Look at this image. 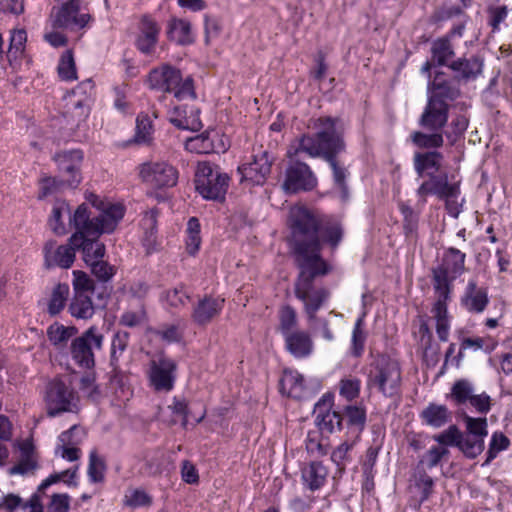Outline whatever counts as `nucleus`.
<instances>
[{"label":"nucleus","mask_w":512,"mask_h":512,"mask_svg":"<svg viewBox=\"0 0 512 512\" xmlns=\"http://www.w3.org/2000/svg\"><path fill=\"white\" fill-rule=\"evenodd\" d=\"M289 228L291 254L299 270L294 285L295 296L303 302L307 319H316L317 311L330 296L327 288L316 284L319 278L332 271V266L321 254L323 243L337 247L343 230L337 223L322 225L317 215L303 206L291 208Z\"/></svg>","instance_id":"nucleus-1"},{"label":"nucleus","mask_w":512,"mask_h":512,"mask_svg":"<svg viewBox=\"0 0 512 512\" xmlns=\"http://www.w3.org/2000/svg\"><path fill=\"white\" fill-rule=\"evenodd\" d=\"M338 122V118L329 116L310 118L307 128L312 133H305L297 140L294 154L302 152L311 158L324 159L332 169L334 188L340 192L341 199L347 201L349 172L337 159V155L345 151L343 130L338 127Z\"/></svg>","instance_id":"nucleus-2"},{"label":"nucleus","mask_w":512,"mask_h":512,"mask_svg":"<svg viewBox=\"0 0 512 512\" xmlns=\"http://www.w3.org/2000/svg\"><path fill=\"white\" fill-rule=\"evenodd\" d=\"M123 216L124 209L121 205L109 204L98 216L91 217L88 207L82 204L70 217V224L76 232L69 238V242L75 249H81L87 265L104 257L105 245L98 237L102 233L112 232Z\"/></svg>","instance_id":"nucleus-3"},{"label":"nucleus","mask_w":512,"mask_h":512,"mask_svg":"<svg viewBox=\"0 0 512 512\" xmlns=\"http://www.w3.org/2000/svg\"><path fill=\"white\" fill-rule=\"evenodd\" d=\"M466 255L460 250L450 247L442 258L440 265L432 269V283L436 294L431 313L436 321V333L442 342L449 337L450 318L447 304L450 300L453 281L464 271Z\"/></svg>","instance_id":"nucleus-4"},{"label":"nucleus","mask_w":512,"mask_h":512,"mask_svg":"<svg viewBox=\"0 0 512 512\" xmlns=\"http://www.w3.org/2000/svg\"><path fill=\"white\" fill-rule=\"evenodd\" d=\"M402 373L399 363L387 355H378L369 364L367 387L376 389L385 397L400 394Z\"/></svg>","instance_id":"nucleus-5"},{"label":"nucleus","mask_w":512,"mask_h":512,"mask_svg":"<svg viewBox=\"0 0 512 512\" xmlns=\"http://www.w3.org/2000/svg\"><path fill=\"white\" fill-rule=\"evenodd\" d=\"M147 83L151 89L173 93L178 100L196 97L193 79L191 77L183 79L180 70L170 65L151 70Z\"/></svg>","instance_id":"nucleus-6"},{"label":"nucleus","mask_w":512,"mask_h":512,"mask_svg":"<svg viewBox=\"0 0 512 512\" xmlns=\"http://www.w3.org/2000/svg\"><path fill=\"white\" fill-rule=\"evenodd\" d=\"M104 335L96 326H91L71 341L69 352L74 363L86 370L95 367V351L103 348Z\"/></svg>","instance_id":"nucleus-7"},{"label":"nucleus","mask_w":512,"mask_h":512,"mask_svg":"<svg viewBox=\"0 0 512 512\" xmlns=\"http://www.w3.org/2000/svg\"><path fill=\"white\" fill-rule=\"evenodd\" d=\"M229 176L208 162L200 163L195 174V187L207 200L223 201L229 185Z\"/></svg>","instance_id":"nucleus-8"},{"label":"nucleus","mask_w":512,"mask_h":512,"mask_svg":"<svg viewBox=\"0 0 512 512\" xmlns=\"http://www.w3.org/2000/svg\"><path fill=\"white\" fill-rule=\"evenodd\" d=\"M297 145L291 147L287 156L290 161L285 169V179L282 188L287 193H297L300 191H311L317 186V178L310 166L296 159L298 154H294Z\"/></svg>","instance_id":"nucleus-9"},{"label":"nucleus","mask_w":512,"mask_h":512,"mask_svg":"<svg viewBox=\"0 0 512 512\" xmlns=\"http://www.w3.org/2000/svg\"><path fill=\"white\" fill-rule=\"evenodd\" d=\"M44 401L49 417L78 410V398L74 390L61 379H53L47 383Z\"/></svg>","instance_id":"nucleus-10"},{"label":"nucleus","mask_w":512,"mask_h":512,"mask_svg":"<svg viewBox=\"0 0 512 512\" xmlns=\"http://www.w3.org/2000/svg\"><path fill=\"white\" fill-rule=\"evenodd\" d=\"M137 169L141 182L155 190L172 188L178 182L177 168L164 160L147 161Z\"/></svg>","instance_id":"nucleus-11"},{"label":"nucleus","mask_w":512,"mask_h":512,"mask_svg":"<svg viewBox=\"0 0 512 512\" xmlns=\"http://www.w3.org/2000/svg\"><path fill=\"white\" fill-rule=\"evenodd\" d=\"M176 362L168 357L161 356L150 362L148 380L150 387L158 393H168L175 385Z\"/></svg>","instance_id":"nucleus-12"},{"label":"nucleus","mask_w":512,"mask_h":512,"mask_svg":"<svg viewBox=\"0 0 512 512\" xmlns=\"http://www.w3.org/2000/svg\"><path fill=\"white\" fill-rule=\"evenodd\" d=\"M80 2H64L59 7H53L50 21L53 28L79 30L84 28L91 19L88 13L79 12Z\"/></svg>","instance_id":"nucleus-13"},{"label":"nucleus","mask_w":512,"mask_h":512,"mask_svg":"<svg viewBox=\"0 0 512 512\" xmlns=\"http://www.w3.org/2000/svg\"><path fill=\"white\" fill-rule=\"evenodd\" d=\"M429 178L417 189L419 196L418 205L423 207L426 204L428 195H435L439 199L457 198L460 194L458 183H449L448 175L428 173Z\"/></svg>","instance_id":"nucleus-14"},{"label":"nucleus","mask_w":512,"mask_h":512,"mask_svg":"<svg viewBox=\"0 0 512 512\" xmlns=\"http://www.w3.org/2000/svg\"><path fill=\"white\" fill-rule=\"evenodd\" d=\"M251 158V161L238 167L240 181L262 185L271 172L274 158L267 151L254 153Z\"/></svg>","instance_id":"nucleus-15"},{"label":"nucleus","mask_w":512,"mask_h":512,"mask_svg":"<svg viewBox=\"0 0 512 512\" xmlns=\"http://www.w3.org/2000/svg\"><path fill=\"white\" fill-rule=\"evenodd\" d=\"M225 300L220 296L204 295L200 297L193 305L191 311V320L197 326H207L216 319L224 308Z\"/></svg>","instance_id":"nucleus-16"},{"label":"nucleus","mask_w":512,"mask_h":512,"mask_svg":"<svg viewBox=\"0 0 512 512\" xmlns=\"http://www.w3.org/2000/svg\"><path fill=\"white\" fill-rule=\"evenodd\" d=\"M332 397L324 395L314 408L315 423L322 433L331 434L342 428L343 416L337 411H332Z\"/></svg>","instance_id":"nucleus-17"},{"label":"nucleus","mask_w":512,"mask_h":512,"mask_svg":"<svg viewBox=\"0 0 512 512\" xmlns=\"http://www.w3.org/2000/svg\"><path fill=\"white\" fill-rule=\"evenodd\" d=\"M484 59L480 55L459 57L449 64V69L454 73V79L458 82L476 80L483 72Z\"/></svg>","instance_id":"nucleus-18"},{"label":"nucleus","mask_w":512,"mask_h":512,"mask_svg":"<svg viewBox=\"0 0 512 512\" xmlns=\"http://www.w3.org/2000/svg\"><path fill=\"white\" fill-rule=\"evenodd\" d=\"M53 159L58 165L61 173L68 175L65 180L69 188H75L80 183L79 166L83 159L81 150L62 151L54 155Z\"/></svg>","instance_id":"nucleus-19"},{"label":"nucleus","mask_w":512,"mask_h":512,"mask_svg":"<svg viewBox=\"0 0 512 512\" xmlns=\"http://www.w3.org/2000/svg\"><path fill=\"white\" fill-rule=\"evenodd\" d=\"M459 94V88L442 71L436 72L433 80L428 83V99L430 100L449 104L457 99Z\"/></svg>","instance_id":"nucleus-20"},{"label":"nucleus","mask_w":512,"mask_h":512,"mask_svg":"<svg viewBox=\"0 0 512 512\" xmlns=\"http://www.w3.org/2000/svg\"><path fill=\"white\" fill-rule=\"evenodd\" d=\"M449 104L428 99L419 119V125L430 131H441L447 124Z\"/></svg>","instance_id":"nucleus-21"},{"label":"nucleus","mask_w":512,"mask_h":512,"mask_svg":"<svg viewBox=\"0 0 512 512\" xmlns=\"http://www.w3.org/2000/svg\"><path fill=\"white\" fill-rule=\"evenodd\" d=\"M45 265L50 268H70L75 261V247L69 242L67 245L57 246L55 241L46 242L44 248Z\"/></svg>","instance_id":"nucleus-22"},{"label":"nucleus","mask_w":512,"mask_h":512,"mask_svg":"<svg viewBox=\"0 0 512 512\" xmlns=\"http://www.w3.org/2000/svg\"><path fill=\"white\" fill-rule=\"evenodd\" d=\"M461 306L469 313L480 314L489 304L488 291L485 287H479L473 279L469 280L461 296Z\"/></svg>","instance_id":"nucleus-23"},{"label":"nucleus","mask_w":512,"mask_h":512,"mask_svg":"<svg viewBox=\"0 0 512 512\" xmlns=\"http://www.w3.org/2000/svg\"><path fill=\"white\" fill-rule=\"evenodd\" d=\"M160 27L157 22L150 16H143L139 25V34L136 38L135 45L143 54H151L158 42Z\"/></svg>","instance_id":"nucleus-24"},{"label":"nucleus","mask_w":512,"mask_h":512,"mask_svg":"<svg viewBox=\"0 0 512 512\" xmlns=\"http://www.w3.org/2000/svg\"><path fill=\"white\" fill-rule=\"evenodd\" d=\"M170 122L179 129L199 131L202 128L200 109L193 105L176 106L173 109Z\"/></svg>","instance_id":"nucleus-25"},{"label":"nucleus","mask_w":512,"mask_h":512,"mask_svg":"<svg viewBox=\"0 0 512 512\" xmlns=\"http://www.w3.org/2000/svg\"><path fill=\"white\" fill-rule=\"evenodd\" d=\"M166 36L177 45H189L194 42L192 25L187 19L171 17L166 24Z\"/></svg>","instance_id":"nucleus-26"},{"label":"nucleus","mask_w":512,"mask_h":512,"mask_svg":"<svg viewBox=\"0 0 512 512\" xmlns=\"http://www.w3.org/2000/svg\"><path fill=\"white\" fill-rule=\"evenodd\" d=\"M286 349L295 358L308 357L313 351V341L308 332L303 330H294L283 336Z\"/></svg>","instance_id":"nucleus-27"},{"label":"nucleus","mask_w":512,"mask_h":512,"mask_svg":"<svg viewBox=\"0 0 512 512\" xmlns=\"http://www.w3.org/2000/svg\"><path fill=\"white\" fill-rule=\"evenodd\" d=\"M433 62L437 66H446L449 68L451 61L455 60L454 46L449 37H439L431 43L430 48Z\"/></svg>","instance_id":"nucleus-28"},{"label":"nucleus","mask_w":512,"mask_h":512,"mask_svg":"<svg viewBox=\"0 0 512 512\" xmlns=\"http://www.w3.org/2000/svg\"><path fill=\"white\" fill-rule=\"evenodd\" d=\"M304 377L298 371L285 370L280 379V391L289 397L300 399L304 395Z\"/></svg>","instance_id":"nucleus-29"},{"label":"nucleus","mask_w":512,"mask_h":512,"mask_svg":"<svg viewBox=\"0 0 512 512\" xmlns=\"http://www.w3.org/2000/svg\"><path fill=\"white\" fill-rule=\"evenodd\" d=\"M442 154L436 151L416 153L414 155V168L419 177L436 173L439 171L442 161Z\"/></svg>","instance_id":"nucleus-30"},{"label":"nucleus","mask_w":512,"mask_h":512,"mask_svg":"<svg viewBox=\"0 0 512 512\" xmlns=\"http://www.w3.org/2000/svg\"><path fill=\"white\" fill-rule=\"evenodd\" d=\"M327 475V468L319 461L311 462L302 470L303 482L311 491L321 488L326 482Z\"/></svg>","instance_id":"nucleus-31"},{"label":"nucleus","mask_w":512,"mask_h":512,"mask_svg":"<svg viewBox=\"0 0 512 512\" xmlns=\"http://www.w3.org/2000/svg\"><path fill=\"white\" fill-rule=\"evenodd\" d=\"M68 311L70 315L76 319H90L95 313L91 295L81 293L74 294L69 304Z\"/></svg>","instance_id":"nucleus-32"},{"label":"nucleus","mask_w":512,"mask_h":512,"mask_svg":"<svg viewBox=\"0 0 512 512\" xmlns=\"http://www.w3.org/2000/svg\"><path fill=\"white\" fill-rule=\"evenodd\" d=\"M429 426L440 428L450 420V412L445 405L430 403L420 414Z\"/></svg>","instance_id":"nucleus-33"},{"label":"nucleus","mask_w":512,"mask_h":512,"mask_svg":"<svg viewBox=\"0 0 512 512\" xmlns=\"http://www.w3.org/2000/svg\"><path fill=\"white\" fill-rule=\"evenodd\" d=\"M130 334L127 331H117L114 333L110 349V366L113 372H118L119 361L129 344Z\"/></svg>","instance_id":"nucleus-34"},{"label":"nucleus","mask_w":512,"mask_h":512,"mask_svg":"<svg viewBox=\"0 0 512 512\" xmlns=\"http://www.w3.org/2000/svg\"><path fill=\"white\" fill-rule=\"evenodd\" d=\"M78 330L75 326H64L58 323L50 325L47 329V337L51 344L57 348L66 346L68 341L76 336Z\"/></svg>","instance_id":"nucleus-35"},{"label":"nucleus","mask_w":512,"mask_h":512,"mask_svg":"<svg viewBox=\"0 0 512 512\" xmlns=\"http://www.w3.org/2000/svg\"><path fill=\"white\" fill-rule=\"evenodd\" d=\"M354 441H344L331 453V460L339 472H344L347 465L353 460Z\"/></svg>","instance_id":"nucleus-36"},{"label":"nucleus","mask_w":512,"mask_h":512,"mask_svg":"<svg viewBox=\"0 0 512 512\" xmlns=\"http://www.w3.org/2000/svg\"><path fill=\"white\" fill-rule=\"evenodd\" d=\"M463 421L465 423L466 428L463 434L484 441L485 437L488 434V424L487 419L485 417L474 418L467 414H464Z\"/></svg>","instance_id":"nucleus-37"},{"label":"nucleus","mask_w":512,"mask_h":512,"mask_svg":"<svg viewBox=\"0 0 512 512\" xmlns=\"http://www.w3.org/2000/svg\"><path fill=\"white\" fill-rule=\"evenodd\" d=\"M348 424L353 427L357 433H361L366 423V411L362 406L347 405L343 409L342 415Z\"/></svg>","instance_id":"nucleus-38"},{"label":"nucleus","mask_w":512,"mask_h":512,"mask_svg":"<svg viewBox=\"0 0 512 512\" xmlns=\"http://www.w3.org/2000/svg\"><path fill=\"white\" fill-rule=\"evenodd\" d=\"M106 463L104 458L98 455L96 450L89 454V464L87 474L90 482L101 483L105 479Z\"/></svg>","instance_id":"nucleus-39"},{"label":"nucleus","mask_w":512,"mask_h":512,"mask_svg":"<svg viewBox=\"0 0 512 512\" xmlns=\"http://www.w3.org/2000/svg\"><path fill=\"white\" fill-rule=\"evenodd\" d=\"M69 292L70 289L67 284L59 283L54 287L48 304V312L51 315H57L63 310L68 299Z\"/></svg>","instance_id":"nucleus-40"},{"label":"nucleus","mask_w":512,"mask_h":512,"mask_svg":"<svg viewBox=\"0 0 512 512\" xmlns=\"http://www.w3.org/2000/svg\"><path fill=\"white\" fill-rule=\"evenodd\" d=\"M365 315L366 313L363 312L356 320L352 331L351 353L355 357H360L364 351V344L366 341V333L363 329Z\"/></svg>","instance_id":"nucleus-41"},{"label":"nucleus","mask_w":512,"mask_h":512,"mask_svg":"<svg viewBox=\"0 0 512 512\" xmlns=\"http://www.w3.org/2000/svg\"><path fill=\"white\" fill-rule=\"evenodd\" d=\"M186 233L187 251L190 255H195L201 245L200 223L196 217H192L188 220Z\"/></svg>","instance_id":"nucleus-42"},{"label":"nucleus","mask_w":512,"mask_h":512,"mask_svg":"<svg viewBox=\"0 0 512 512\" xmlns=\"http://www.w3.org/2000/svg\"><path fill=\"white\" fill-rule=\"evenodd\" d=\"M67 186L65 179H58L56 177H44L39 180V199L55 195L64 190Z\"/></svg>","instance_id":"nucleus-43"},{"label":"nucleus","mask_w":512,"mask_h":512,"mask_svg":"<svg viewBox=\"0 0 512 512\" xmlns=\"http://www.w3.org/2000/svg\"><path fill=\"white\" fill-rule=\"evenodd\" d=\"M434 133L426 134L423 132L416 131L411 135L413 143L419 148H439L443 145V135L439 131H433Z\"/></svg>","instance_id":"nucleus-44"},{"label":"nucleus","mask_w":512,"mask_h":512,"mask_svg":"<svg viewBox=\"0 0 512 512\" xmlns=\"http://www.w3.org/2000/svg\"><path fill=\"white\" fill-rule=\"evenodd\" d=\"M458 449L465 457L474 459L484 450V441L472 438L469 435L461 434Z\"/></svg>","instance_id":"nucleus-45"},{"label":"nucleus","mask_w":512,"mask_h":512,"mask_svg":"<svg viewBox=\"0 0 512 512\" xmlns=\"http://www.w3.org/2000/svg\"><path fill=\"white\" fill-rule=\"evenodd\" d=\"M419 333L421 335V343L424 348V357H431L433 361H437L439 354V346L437 344H432L433 335L426 322H422L420 324Z\"/></svg>","instance_id":"nucleus-46"},{"label":"nucleus","mask_w":512,"mask_h":512,"mask_svg":"<svg viewBox=\"0 0 512 512\" xmlns=\"http://www.w3.org/2000/svg\"><path fill=\"white\" fill-rule=\"evenodd\" d=\"M147 322V313L144 306L137 310H127L120 316L119 324L129 328H135L144 325Z\"/></svg>","instance_id":"nucleus-47"},{"label":"nucleus","mask_w":512,"mask_h":512,"mask_svg":"<svg viewBox=\"0 0 512 512\" xmlns=\"http://www.w3.org/2000/svg\"><path fill=\"white\" fill-rule=\"evenodd\" d=\"M297 325V314L293 307L286 305L279 311V329L283 336L293 332Z\"/></svg>","instance_id":"nucleus-48"},{"label":"nucleus","mask_w":512,"mask_h":512,"mask_svg":"<svg viewBox=\"0 0 512 512\" xmlns=\"http://www.w3.org/2000/svg\"><path fill=\"white\" fill-rule=\"evenodd\" d=\"M58 74L62 80L71 81L77 78L73 54L70 50L63 53L58 64Z\"/></svg>","instance_id":"nucleus-49"},{"label":"nucleus","mask_w":512,"mask_h":512,"mask_svg":"<svg viewBox=\"0 0 512 512\" xmlns=\"http://www.w3.org/2000/svg\"><path fill=\"white\" fill-rule=\"evenodd\" d=\"M185 147L188 151L202 154L210 152L213 149V144L209 138V133L204 132L189 138L185 143Z\"/></svg>","instance_id":"nucleus-50"},{"label":"nucleus","mask_w":512,"mask_h":512,"mask_svg":"<svg viewBox=\"0 0 512 512\" xmlns=\"http://www.w3.org/2000/svg\"><path fill=\"white\" fill-rule=\"evenodd\" d=\"M473 386L471 382L466 379H460L453 384L451 389V396L457 404H464L473 395Z\"/></svg>","instance_id":"nucleus-51"},{"label":"nucleus","mask_w":512,"mask_h":512,"mask_svg":"<svg viewBox=\"0 0 512 512\" xmlns=\"http://www.w3.org/2000/svg\"><path fill=\"white\" fill-rule=\"evenodd\" d=\"M73 276L74 294L92 295L94 293V282L85 272L75 270Z\"/></svg>","instance_id":"nucleus-52"},{"label":"nucleus","mask_w":512,"mask_h":512,"mask_svg":"<svg viewBox=\"0 0 512 512\" xmlns=\"http://www.w3.org/2000/svg\"><path fill=\"white\" fill-rule=\"evenodd\" d=\"M165 300L173 308L184 307L190 300V296L183 285L169 289L165 293Z\"/></svg>","instance_id":"nucleus-53"},{"label":"nucleus","mask_w":512,"mask_h":512,"mask_svg":"<svg viewBox=\"0 0 512 512\" xmlns=\"http://www.w3.org/2000/svg\"><path fill=\"white\" fill-rule=\"evenodd\" d=\"M360 387V379L356 377L344 378L339 383L340 395L346 400L352 401L359 396Z\"/></svg>","instance_id":"nucleus-54"},{"label":"nucleus","mask_w":512,"mask_h":512,"mask_svg":"<svg viewBox=\"0 0 512 512\" xmlns=\"http://www.w3.org/2000/svg\"><path fill=\"white\" fill-rule=\"evenodd\" d=\"M222 32V26L216 16L206 14L204 16V34L205 43L211 44L214 40L218 39Z\"/></svg>","instance_id":"nucleus-55"},{"label":"nucleus","mask_w":512,"mask_h":512,"mask_svg":"<svg viewBox=\"0 0 512 512\" xmlns=\"http://www.w3.org/2000/svg\"><path fill=\"white\" fill-rule=\"evenodd\" d=\"M79 388L83 394L92 400H95L99 397L100 390L96 385V376L92 370H89L81 377Z\"/></svg>","instance_id":"nucleus-56"},{"label":"nucleus","mask_w":512,"mask_h":512,"mask_svg":"<svg viewBox=\"0 0 512 512\" xmlns=\"http://www.w3.org/2000/svg\"><path fill=\"white\" fill-rule=\"evenodd\" d=\"M461 434L456 425H451L445 431L435 435L433 439L440 445L458 448Z\"/></svg>","instance_id":"nucleus-57"},{"label":"nucleus","mask_w":512,"mask_h":512,"mask_svg":"<svg viewBox=\"0 0 512 512\" xmlns=\"http://www.w3.org/2000/svg\"><path fill=\"white\" fill-rule=\"evenodd\" d=\"M92 274L102 282L109 281L115 274L114 266L104 261L103 258L99 259L90 265Z\"/></svg>","instance_id":"nucleus-58"},{"label":"nucleus","mask_w":512,"mask_h":512,"mask_svg":"<svg viewBox=\"0 0 512 512\" xmlns=\"http://www.w3.org/2000/svg\"><path fill=\"white\" fill-rule=\"evenodd\" d=\"M27 41V33L24 29L14 30L11 33L10 45L8 55H13L14 58L20 56L24 49Z\"/></svg>","instance_id":"nucleus-59"},{"label":"nucleus","mask_w":512,"mask_h":512,"mask_svg":"<svg viewBox=\"0 0 512 512\" xmlns=\"http://www.w3.org/2000/svg\"><path fill=\"white\" fill-rule=\"evenodd\" d=\"M509 443V439L503 433L495 432L490 441L486 463L493 460L500 451L507 449Z\"/></svg>","instance_id":"nucleus-60"},{"label":"nucleus","mask_w":512,"mask_h":512,"mask_svg":"<svg viewBox=\"0 0 512 512\" xmlns=\"http://www.w3.org/2000/svg\"><path fill=\"white\" fill-rule=\"evenodd\" d=\"M18 508L23 510L28 509V503L23 502L19 495L9 493L0 499V512H14Z\"/></svg>","instance_id":"nucleus-61"},{"label":"nucleus","mask_w":512,"mask_h":512,"mask_svg":"<svg viewBox=\"0 0 512 512\" xmlns=\"http://www.w3.org/2000/svg\"><path fill=\"white\" fill-rule=\"evenodd\" d=\"M85 436L84 430L78 426L73 425L69 430L62 432L59 437V443L63 445L78 446Z\"/></svg>","instance_id":"nucleus-62"},{"label":"nucleus","mask_w":512,"mask_h":512,"mask_svg":"<svg viewBox=\"0 0 512 512\" xmlns=\"http://www.w3.org/2000/svg\"><path fill=\"white\" fill-rule=\"evenodd\" d=\"M449 455V450L446 447L432 446L421 460L428 468L436 467L440 461Z\"/></svg>","instance_id":"nucleus-63"},{"label":"nucleus","mask_w":512,"mask_h":512,"mask_svg":"<svg viewBox=\"0 0 512 512\" xmlns=\"http://www.w3.org/2000/svg\"><path fill=\"white\" fill-rule=\"evenodd\" d=\"M152 133L151 121L147 116H138L136 122V142L146 143L150 140Z\"/></svg>","instance_id":"nucleus-64"}]
</instances>
